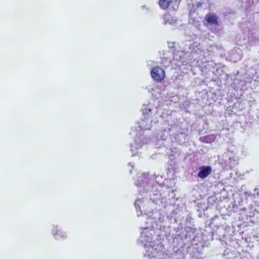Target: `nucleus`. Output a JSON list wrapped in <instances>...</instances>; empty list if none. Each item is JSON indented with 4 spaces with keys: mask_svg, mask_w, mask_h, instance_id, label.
Wrapping results in <instances>:
<instances>
[{
    "mask_svg": "<svg viewBox=\"0 0 259 259\" xmlns=\"http://www.w3.org/2000/svg\"><path fill=\"white\" fill-rule=\"evenodd\" d=\"M152 78L157 82L161 81L165 77V71L161 67L156 66L154 67L151 72Z\"/></svg>",
    "mask_w": 259,
    "mask_h": 259,
    "instance_id": "nucleus-1",
    "label": "nucleus"
},
{
    "mask_svg": "<svg viewBox=\"0 0 259 259\" xmlns=\"http://www.w3.org/2000/svg\"><path fill=\"white\" fill-rule=\"evenodd\" d=\"M204 22H206V23H204L205 25L217 26L219 25V17L215 14L209 13L205 15Z\"/></svg>",
    "mask_w": 259,
    "mask_h": 259,
    "instance_id": "nucleus-2",
    "label": "nucleus"
},
{
    "mask_svg": "<svg viewBox=\"0 0 259 259\" xmlns=\"http://www.w3.org/2000/svg\"><path fill=\"white\" fill-rule=\"evenodd\" d=\"M200 171L198 173V177L202 179L207 177L212 172V168L210 166H201L199 167Z\"/></svg>",
    "mask_w": 259,
    "mask_h": 259,
    "instance_id": "nucleus-3",
    "label": "nucleus"
},
{
    "mask_svg": "<svg viewBox=\"0 0 259 259\" xmlns=\"http://www.w3.org/2000/svg\"><path fill=\"white\" fill-rule=\"evenodd\" d=\"M172 0H159V5L163 10L167 9L171 4Z\"/></svg>",
    "mask_w": 259,
    "mask_h": 259,
    "instance_id": "nucleus-4",
    "label": "nucleus"
}]
</instances>
